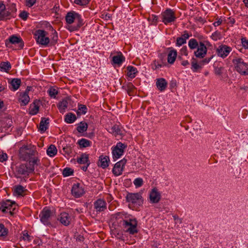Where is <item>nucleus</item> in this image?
<instances>
[{"label":"nucleus","instance_id":"obj_45","mask_svg":"<svg viewBox=\"0 0 248 248\" xmlns=\"http://www.w3.org/2000/svg\"><path fill=\"white\" fill-rule=\"evenodd\" d=\"M6 14V6L3 1L0 0V16H5Z\"/></svg>","mask_w":248,"mask_h":248},{"label":"nucleus","instance_id":"obj_64","mask_svg":"<svg viewBox=\"0 0 248 248\" xmlns=\"http://www.w3.org/2000/svg\"><path fill=\"white\" fill-rule=\"evenodd\" d=\"M181 37H182L186 41L189 37V35L187 32L185 31L184 33L182 35Z\"/></svg>","mask_w":248,"mask_h":248},{"label":"nucleus","instance_id":"obj_14","mask_svg":"<svg viewBox=\"0 0 248 248\" xmlns=\"http://www.w3.org/2000/svg\"><path fill=\"white\" fill-rule=\"evenodd\" d=\"M71 192L73 195L78 198L82 195L84 193V191L83 188L80 186L79 184H76L73 186Z\"/></svg>","mask_w":248,"mask_h":248},{"label":"nucleus","instance_id":"obj_3","mask_svg":"<svg viewBox=\"0 0 248 248\" xmlns=\"http://www.w3.org/2000/svg\"><path fill=\"white\" fill-rule=\"evenodd\" d=\"M37 43L39 44L46 46L49 43V38L47 36V32L42 30L36 31L34 33Z\"/></svg>","mask_w":248,"mask_h":248},{"label":"nucleus","instance_id":"obj_46","mask_svg":"<svg viewBox=\"0 0 248 248\" xmlns=\"http://www.w3.org/2000/svg\"><path fill=\"white\" fill-rule=\"evenodd\" d=\"M48 93H49V95L51 97L53 98H55L56 95L58 93V92L56 90V89L53 87L49 88V89L48 91Z\"/></svg>","mask_w":248,"mask_h":248},{"label":"nucleus","instance_id":"obj_50","mask_svg":"<svg viewBox=\"0 0 248 248\" xmlns=\"http://www.w3.org/2000/svg\"><path fill=\"white\" fill-rule=\"evenodd\" d=\"M135 89L134 86L131 83H129L127 85V92L129 95H132L134 90Z\"/></svg>","mask_w":248,"mask_h":248},{"label":"nucleus","instance_id":"obj_36","mask_svg":"<svg viewBox=\"0 0 248 248\" xmlns=\"http://www.w3.org/2000/svg\"><path fill=\"white\" fill-rule=\"evenodd\" d=\"M11 68V64L9 62H3L0 64V69L1 71L7 72Z\"/></svg>","mask_w":248,"mask_h":248},{"label":"nucleus","instance_id":"obj_31","mask_svg":"<svg viewBox=\"0 0 248 248\" xmlns=\"http://www.w3.org/2000/svg\"><path fill=\"white\" fill-rule=\"evenodd\" d=\"M88 124L84 122H81L77 127V130L79 133H83L87 130Z\"/></svg>","mask_w":248,"mask_h":248},{"label":"nucleus","instance_id":"obj_51","mask_svg":"<svg viewBox=\"0 0 248 248\" xmlns=\"http://www.w3.org/2000/svg\"><path fill=\"white\" fill-rule=\"evenodd\" d=\"M147 19L152 24H155L158 20V16H148Z\"/></svg>","mask_w":248,"mask_h":248},{"label":"nucleus","instance_id":"obj_60","mask_svg":"<svg viewBox=\"0 0 248 248\" xmlns=\"http://www.w3.org/2000/svg\"><path fill=\"white\" fill-rule=\"evenodd\" d=\"M51 10H52V12H51L52 14L55 13L56 15H58L59 14V13H58V11L59 10V6H57V5H55Z\"/></svg>","mask_w":248,"mask_h":248},{"label":"nucleus","instance_id":"obj_13","mask_svg":"<svg viewBox=\"0 0 248 248\" xmlns=\"http://www.w3.org/2000/svg\"><path fill=\"white\" fill-rule=\"evenodd\" d=\"M19 44V46L20 48H22L24 46V43L20 37H17L16 35H12L9 38V42H6L5 44L7 46H8L9 44Z\"/></svg>","mask_w":248,"mask_h":248},{"label":"nucleus","instance_id":"obj_32","mask_svg":"<svg viewBox=\"0 0 248 248\" xmlns=\"http://www.w3.org/2000/svg\"><path fill=\"white\" fill-rule=\"evenodd\" d=\"M47 155L50 156H54L55 155H56L57 152V150L56 147L54 145H50L49 147L48 148L46 151Z\"/></svg>","mask_w":248,"mask_h":248},{"label":"nucleus","instance_id":"obj_22","mask_svg":"<svg viewBox=\"0 0 248 248\" xmlns=\"http://www.w3.org/2000/svg\"><path fill=\"white\" fill-rule=\"evenodd\" d=\"M49 124V119L46 118H42L40 123L39 129L42 132H44L48 128Z\"/></svg>","mask_w":248,"mask_h":248},{"label":"nucleus","instance_id":"obj_11","mask_svg":"<svg viewBox=\"0 0 248 248\" xmlns=\"http://www.w3.org/2000/svg\"><path fill=\"white\" fill-rule=\"evenodd\" d=\"M36 152L34 150L29 149H23L20 152V157L24 160L32 159V156H35Z\"/></svg>","mask_w":248,"mask_h":248},{"label":"nucleus","instance_id":"obj_5","mask_svg":"<svg viewBox=\"0 0 248 248\" xmlns=\"http://www.w3.org/2000/svg\"><path fill=\"white\" fill-rule=\"evenodd\" d=\"M127 147L126 144L119 142L112 150V155L114 158L118 159L123 155L124 149Z\"/></svg>","mask_w":248,"mask_h":248},{"label":"nucleus","instance_id":"obj_43","mask_svg":"<svg viewBox=\"0 0 248 248\" xmlns=\"http://www.w3.org/2000/svg\"><path fill=\"white\" fill-rule=\"evenodd\" d=\"M73 170L69 168H66L63 170L62 174L64 176L67 177L73 174Z\"/></svg>","mask_w":248,"mask_h":248},{"label":"nucleus","instance_id":"obj_6","mask_svg":"<svg viewBox=\"0 0 248 248\" xmlns=\"http://www.w3.org/2000/svg\"><path fill=\"white\" fill-rule=\"evenodd\" d=\"M52 216L51 210L45 208L40 214L41 221L46 225L50 224V218Z\"/></svg>","mask_w":248,"mask_h":248},{"label":"nucleus","instance_id":"obj_53","mask_svg":"<svg viewBox=\"0 0 248 248\" xmlns=\"http://www.w3.org/2000/svg\"><path fill=\"white\" fill-rule=\"evenodd\" d=\"M224 68L223 67H216L215 68V73L217 75H220L222 73Z\"/></svg>","mask_w":248,"mask_h":248},{"label":"nucleus","instance_id":"obj_4","mask_svg":"<svg viewBox=\"0 0 248 248\" xmlns=\"http://www.w3.org/2000/svg\"><path fill=\"white\" fill-rule=\"evenodd\" d=\"M126 198L128 202L140 206L142 204L143 202L141 194L138 193H128Z\"/></svg>","mask_w":248,"mask_h":248},{"label":"nucleus","instance_id":"obj_25","mask_svg":"<svg viewBox=\"0 0 248 248\" xmlns=\"http://www.w3.org/2000/svg\"><path fill=\"white\" fill-rule=\"evenodd\" d=\"M9 83L11 84V89L15 91L19 88L21 84V80L19 78H13L9 81Z\"/></svg>","mask_w":248,"mask_h":248},{"label":"nucleus","instance_id":"obj_39","mask_svg":"<svg viewBox=\"0 0 248 248\" xmlns=\"http://www.w3.org/2000/svg\"><path fill=\"white\" fill-rule=\"evenodd\" d=\"M87 108L84 105H79L78 108L77 112L78 115L85 114L87 112Z\"/></svg>","mask_w":248,"mask_h":248},{"label":"nucleus","instance_id":"obj_37","mask_svg":"<svg viewBox=\"0 0 248 248\" xmlns=\"http://www.w3.org/2000/svg\"><path fill=\"white\" fill-rule=\"evenodd\" d=\"M188 45L189 48L191 49H194L199 46V44L195 39H191L189 41Z\"/></svg>","mask_w":248,"mask_h":248},{"label":"nucleus","instance_id":"obj_34","mask_svg":"<svg viewBox=\"0 0 248 248\" xmlns=\"http://www.w3.org/2000/svg\"><path fill=\"white\" fill-rule=\"evenodd\" d=\"M19 101L24 106L26 105L29 103L30 101V97L27 92H25L23 94V95L19 98Z\"/></svg>","mask_w":248,"mask_h":248},{"label":"nucleus","instance_id":"obj_9","mask_svg":"<svg viewBox=\"0 0 248 248\" xmlns=\"http://www.w3.org/2000/svg\"><path fill=\"white\" fill-rule=\"evenodd\" d=\"M15 206L13 208L14 209L16 206V202H11L10 200H7L5 202H2L0 203V210H1L3 213L9 212L12 214L11 211L13 206Z\"/></svg>","mask_w":248,"mask_h":248},{"label":"nucleus","instance_id":"obj_17","mask_svg":"<svg viewBox=\"0 0 248 248\" xmlns=\"http://www.w3.org/2000/svg\"><path fill=\"white\" fill-rule=\"evenodd\" d=\"M40 101L37 100L34 101L33 103L30 105L29 108V113L31 115L36 114L39 109Z\"/></svg>","mask_w":248,"mask_h":248},{"label":"nucleus","instance_id":"obj_35","mask_svg":"<svg viewBox=\"0 0 248 248\" xmlns=\"http://www.w3.org/2000/svg\"><path fill=\"white\" fill-rule=\"evenodd\" d=\"M191 69L194 72H196L198 69L201 68L202 65L200 62L198 64L196 59L193 58L191 61Z\"/></svg>","mask_w":248,"mask_h":248},{"label":"nucleus","instance_id":"obj_58","mask_svg":"<svg viewBox=\"0 0 248 248\" xmlns=\"http://www.w3.org/2000/svg\"><path fill=\"white\" fill-rule=\"evenodd\" d=\"M80 27H78V24H77L76 26L75 25H74V26H70L69 25L67 27V29L70 31H75V30H77L78 28H79Z\"/></svg>","mask_w":248,"mask_h":248},{"label":"nucleus","instance_id":"obj_49","mask_svg":"<svg viewBox=\"0 0 248 248\" xmlns=\"http://www.w3.org/2000/svg\"><path fill=\"white\" fill-rule=\"evenodd\" d=\"M7 233V230L4 227V225L0 224V236H5Z\"/></svg>","mask_w":248,"mask_h":248},{"label":"nucleus","instance_id":"obj_57","mask_svg":"<svg viewBox=\"0 0 248 248\" xmlns=\"http://www.w3.org/2000/svg\"><path fill=\"white\" fill-rule=\"evenodd\" d=\"M241 43L242 44V46L245 48H248V40H247L245 38H242L241 39Z\"/></svg>","mask_w":248,"mask_h":248},{"label":"nucleus","instance_id":"obj_48","mask_svg":"<svg viewBox=\"0 0 248 248\" xmlns=\"http://www.w3.org/2000/svg\"><path fill=\"white\" fill-rule=\"evenodd\" d=\"M133 183L136 187H140L143 185V181L142 178H137L134 180Z\"/></svg>","mask_w":248,"mask_h":248},{"label":"nucleus","instance_id":"obj_33","mask_svg":"<svg viewBox=\"0 0 248 248\" xmlns=\"http://www.w3.org/2000/svg\"><path fill=\"white\" fill-rule=\"evenodd\" d=\"M67 105L68 101L67 99H64L59 103L58 108L61 112L63 113L64 111L65 108L67 107Z\"/></svg>","mask_w":248,"mask_h":248},{"label":"nucleus","instance_id":"obj_38","mask_svg":"<svg viewBox=\"0 0 248 248\" xmlns=\"http://www.w3.org/2000/svg\"><path fill=\"white\" fill-rule=\"evenodd\" d=\"M160 17H161L162 21L163 22H164L165 24H167L169 23L173 22L176 18V16H160Z\"/></svg>","mask_w":248,"mask_h":248},{"label":"nucleus","instance_id":"obj_28","mask_svg":"<svg viewBox=\"0 0 248 248\" xmlns=\"http://www.w3.org/2000/svg\"><path fill=\"white\" fill-rule=\"evenodd\" d=\"M16 12V5L15 3H12L10 4L8 6V8H6V14L5 16H11L12 15H14Z\"/></svg>","mask_w":248,"mask_h":248},{"label":"nucleus","instance_id":"obj_15","mask_svg":"<svg viewBox=\"0 0 248 248\" xmlns=\"http://www.w3.org/2000/svg\"><path fill=\"white\" fill-rule=\"evenodd\" d=\"M39 162V160L37 157H33L32 159L30 160L29 162L24 165L28 168L27 170L29 172L31 173L34 170V166L38 165Z\"/></svg>","mask_w":248,"mask_h":248},{"label":"nucleus","instance_id":"obj_23","mask_svg":"<svg viewBox=\"0 0 248 248\" xmlns=\"http://www.w3.org/2000/svg\"><path fill=\"white\" fill-rule=\"evenodd\" d=\"M125 61V58L121 52H119L117 55L112 57V61L114 64L120 65Z\"/></svg>","mask_w":248,"mask_h":248},{"label":"nucleus","instance_id":"obj_63","mask_svg":"<svg viewBox=\"0 0 248 248\" xmlns=\"http://www.w3.org/2000/svg\"><path fill=\"white\" fill-rule=\"evenodd\" d=\"M212 57L209 58V59H204L202 61L200 62V63L203 65L204 63H208L211 60Z\"/></svg>","mask_w":248,"mask_h":248},{"label":"nucleus","instance_id":"obj_44","mask_svg":"<svg viewBox=\"0 0 248 248\" xmlns=\"http://www.w3.org/2000/svg\"><path fill=\"white\" fill-rule=\"evenodd\" d=\"M175 12L173 10L167 8L161 14V16H175Z\"/></svg>","mask_w":248,"mask_h":248},{"label":"nucleus","instance_id":"obj_41","mask_svg":"<svg viewBox=\"0 0 248 248\" xmlns=\"http://www.w3.org/2000/svg\"><path fill=\"white\" fill-rule=\"evenodd\" d=\"M78 143L81 147H86L90 146V142L86 139H82L78 140Z\"/></svg>","mask_w":248,"mask_h":248},{"label":"nucleus","instance_id":"obj_8","mask_svg":"<svg viewBox=\"0 0 248 248\" xmlns=\"http://www.w3.org/2000/svg\"><path fill=\"white\" fill-rule=\"evenodd\" d=\"M161 199V194L156 187L153 188L150 192L149 200L151 203H157Z\"/></svg>","mask_w":248,"mask_h":248},{"label":"nucleus","instance_id":"obj_26","mask_svg":"<svg viewBox=\"0 0 248 248\" xmlns=\"http://www.w3.org/2000/svg\"><path fill=\"white\" fill-rule=\"evenodd\" d=\"M28 168L24 164H22L17 167L16 172L19 174L28 175L30 173L27 170Z\"/></svg>","mask_w":248,"mask_h":248},{"label":"nucleus","instance_id":"obj_61","mask_svg":"<svg viewBox=\"0 0 248 248\" xmlns=\"http://www.w3.org/2000/svg\"><path fill=\"white\" fill-rule=\"evenodd\" d=\"M7 155L5 153H2L0 154V162H3L7 160Z\"/></svg>","mask_w":248,"mask_h":248},{"label":"nucleus","instance_id":"obj_56","mask_svg":"<svg viewBox=\"0 0 248 248\" xmlns=\"http://www.w3.org/2000/svg\"><path fill=\"white\" fill-rule=\"evenodd\" d=\"M63 152L67 155H69L72 152V149L70 147L66 146L62 148Z\"/></svg>","mask_w":248,"mask_h":248},{"label":"nucleus","instance_id":"obj_21","mask_svg":"<svg viewBox=\"0 0 248 248\" xmlns=\"http://www.w3.org/2000/svg\"><path fill=\"white\" fill-rule=\"evenodd\" d=\"M71 220V219L67 213H62L61 214L60 221L64 225H68Z\"/></svg>","mask_w":248,"mask_h":248},{"label":"nucleus","instance_id":"obj_16","mask_svg":"<svg viewBox=\"0 0 248 248\" xmlns=\"http://www.w3.org/2000/svg\"><path fill=\"white\" fill-rule=\"evenodd\" d=\"M65 20L69 24L74 22L77 23L78 27H80L83 24V21L81 19L80 16H65Z\"/></svg>","mask_w":248,"mask_h":248},{"label":"nucleus","instance_id":"obj_12","mask_svg":"<svg viewBox=\"0 0 248 248\" xmlns=\"http://www.w3.org/2000/svg\"><path fill=\"white\" fill-rule=\"evenodd\" d=\"M231 49L230 47L227 46H220L217 49V52L219 56L225 58L228 55Z\"/></svg>","mask_w":248,"mask_h":248},{"label":"nucleus","instance_id":"obj_54","mask_svg":"<svg viewBox=\"0 0 248 248\" xmlns=\"http://www.w3.org/2000/svg\"><path fill=\"white\" fill-rule=\"evenodd\" d=\"M195 20L196 21L200 23L201 24H203V23L205 21V19L202 16H196Z\"/></svg>","mask_w":248,"mask_h":248},{"label":"nucleus","instance_id":"obj_47","mask_svg":"<svg viewBox=\"0 0 248 248\" xmlns=\"http://www.w3.org/2000/svg\"><path fill=\"white\" fill-rule=\"evenodd\" d=\"M90 1V0H75L74 3L80 6H85L87 5Z\"/></svg>","mask_w":248,"mask_h":248},{"label":"nucleus","instance_id":"obj_7","mask_svg":"<svg viewBox=\"0 0 248 248\" xmlns=\"http://www.w3.org/2000/svg\"><path fill=\"white\" fill-rule=\"evenodd\" d=\"M197 50L194 51V55L197 58L202 59L207 54V49L202 42H200L199 46L196 48Z\"/></svg>","mask_w":248,"mask_h":248},{"label":"nucleus","instance_id":"obj_2","mask_svg":"<svg viewBox=\"0 0 248 248\" xmlns=\"http://www.w3.org/2000/svg\"><path fill=\"white\" fill-rule=\"evenodd\" d=\"M122 224L125 229V231L130 234H133L137 232V222L135 219L129 218L127 220H124Z\"/></svg>","mask_w":248,"mask_h":248},{"label":"nucleus","instance_id":"obj_42","mask_svg":"<svg viewBox=\"0 0 248 248\" xmlns=\"http://www.w3.org/2000/svg\"><path fill=\"white\" fill-rule=\"evenodd\" d=\"M24 191V187L20 185L16 186L14 190L15 193L19 196H21Z\"/></svg>","mask_w":248,"mask_h":248},{"label":"nucleus","instance_id":"obj_40","mask_svg":"<svg viewBox=\"0 0 248 248\" xmlns=\"http://www.w3.org/2000/svg\"><path fill=\"white\" fill-rule=\"evenodd\" d=\"M110 132L113 133L115 136L121 135V130L118 125H115L111 129Z\"/></svg>","mask_w":248,"mask_h":248},{"label":"nucleus","instance_id":"obj_59","mask_svg":"<svg viewBox=\"0 0 248 248\" xmlns=\"http://www.w3.org/2000/svg\"><path fill=\"white\" fill-rule=\"evenodd\" d=\"M22 234H23V238L24 240H27L28 241L30 240V236L29 235L27 232L25 231L23 232Z\"/></svg>","mask_w":248,"mask_h":248},{"label":"nucleus","instance_id":"obj_19","mask_svg":"<svg viewBox=\"0 0 248 248\" xmlns=\"http://www.w3.org/2000/svg\"><path fill=\"white\" fill-rule=\"evenodd\" d=\"M109 158L108 156L101 155L99 157L98 165L103 169H105L108 166Z\"/></svg>","mask_w":248,"mask_h":248},{"label":"nucleus","instance_id":"obj_27","mask_svg":"<svg viewBox=\"0 0 248 248\" xmlns=\"http://www.w3.org/2000/svg\"><path fill=\"white\" fill-rule=\"evenodd\" d=\"M177 56V51L175 50H171L168 55V62L170 64L173 63Z\"/></svg>","mask_w":248,"mask_h":248},{"label":"nucleus","instance_id":"obj_10","mask_svg":"<svg viewBox=\"0 0 248 248\" xmlns=\"http://www.w3.org/2000/svg\"><path fill=\"white\" fill-rule=\"evenodd\" d=\"M126 162V160L125 159H123L115 164L112 169V172L115 176L120 175L122 173L123 167L125 164Z\"/></svg>","mask_w":248,"mask_h":248},{"label":"nucleus","instance_id":"obj_20","mask_svg":"<svg viewBox=\"0 0 248 248\" xmlns=\"http://www.w3.org/2000/svg\"><path fill=\"white\" fill-rule=\"evenodd\" d=\"M167 82L163 78H160L157 79L156 85L158 89L160 91L165 90L167 86Z\"/></svg>","mask_w":248,"mask_h":248},{"label":"nucleus","instance_id":"obj_62","mask_svg":"<svg viewBox=\"0 0 248 248\" xmlns=\"http://www.w3.org/2000/svg\"><path fill=\"white\" fill-rule=\"evenodd\" d=\"M154 66L153 67V68L154 69H157V68H159V67H161L162 66V65L161 64H159V63H157V62H156V61H155L154 62Z\"/></svg>","mask_w":248,"mask_h":248},{"label":"nucleus","instance_id":"obj_24","mask_svg":"<svg viewBox=\"0 0 248 248\" xmlns=\"http://www.w3.org/2000/svg\"><path fill=\"white\" fill-rule=\"evenodd\" d=\"M77 162L80 164H87V166H89L90 164V162L89 160L88 155L85 154H82L77 159Z\"/></svg>","mask_w":248,"mask_h":248},{"label":"nucleus","instance_id":"obj_30","mask_svg":"<svg viewBox=\"0 0 248 248\" xmlns=\"http://www.w3.org/2000/svg\"><path fill=\"white\" fill-rule=\"evenodd\" d=\"M76 119V115L72 113H69L65 115V121L68 124L74 123Z\"/></svg>","mask_w":248,"mask_h":248},{"label":"nucleus","instance_id":"obj_1","mask_svg":"<svg viewBox=\"0 0 248 248\" xmlns=\"http://www.w3.org/2000/svg\"><path fill=\"white\" fill-rule=\"evenodd\" d=\"M236 70L243 75H248V64L245 62L241 58H236L232 60Z\"/></svg>","mask_w":248,"mask_h":248},{"label":"nucleus","instance_id":"obj_55","mask_svg":"<svg viewBox=\"0 0 248 248\" xmlns=\"http://www.w3.org/2000/svg\"><path fill=\"white\" fill-rule=\"evenodd\" d=\"M36 2V0H26V5L28 7H31Z\"/></svg>","mask_w":248,"mask_h":248},{"label":"nucleus","instance_id":"obj_29","mask_svg":"<svg viewBox=\"0 0 248 248\" xmlns=\"http://www.w3.org/2000/svg\"><path fill=\"white\" fill-rule=\"evenodd\" d=\"M128 71L127 76L130 78H134L135 77L136 74L138 72L137 69L131 66H128L127 67Z\"/></svg>","mask_w":248,"mask_h":248},{"label":"nucleus","instance_id":"obj_18","mask_svg":"<svg viewBox=\"0 0 248 248\" xmlns=\"http://www.w3.org/2000/svg\"><path fill=\"white\" fill-rule=\"evenodd\" d=\"M94 208L97 211H103L106 209V203L104 201L98 199L94 202Z\"/></svg>","mask_w":248,"mask_h":248},{"label":"nucleus","instance_id":"obj_52","mask_svg":"<svg viewBox=\"0 0 248 248\" xmlns=\"http://www.w3.org/2000/svg\"><path fill=\"white\" fill-rule=\"evenodd\" d=\"M186 43V41L182 37H178L176 40V45L178 46H182V45Z\"/></svg>","mask_w":248,"mask_h":248}]
</instances>
